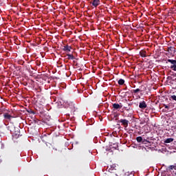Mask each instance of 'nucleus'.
I'll return each mask as SVG.
<instances>
[{"label": "nucleus", "mask_w": 176, "mask_h": 176, "mask_svg": "<svg viewBox=\"0 0 176 176\" xmlns=\"http://www.w3.org/2000/svg\"><path fill=\"white\" fill-rule=\"evenodd\" d=\"M3 118L6 120H8V122H10L12 120V119L16 118V115H14V113H13V111L8 112V113H4Z\"/></svg>", "instance_id": "1"}, {"label": "nucleus", "mask_w": 176, "mask_h": 176, "mask_svg": "<svg viewBox=\"0 0 176 176\" xmlns=\"http://www.w3.org/2000/svg\"><path fill=\"white\" fill-rule=\"evenodd\" d=\"M119 122L121 123L122 126H124V129L127 128L129 126V120L126 119H121L119 120Z\"/></svg>", "instance_id": "2"}, {"label": "nucleus", "mask_w": 176, "mask_h": 176, "mask_svg": "<svg viewBox=\"0 0 176 176\" xmlns=\"http://www.w3.org/2000/svg\"><path fill=\"white\" fill-rule=\"evenodd\" d=\"M166 52H168L170 56H174V54H175L176 50L174 47H168Z\"/></svg>", "instance_id": "3"}, {"label": "nucleus", "mask_w": 176, "mask_h": 176, "mask_svg": "<svg viewBox=\"0 0 176 176\" xmlns=\"http://www.w3.org/2000/svg\"><path fill=\"white\" fill-rule=\"evenodd\" d=\"M147 107L148 105L145 101H142L139 103V108H140V109H145Z\"/></svg>", "instance_id": "4"}, {"label": "nucleus", "mask_w": 176, "mask_h": 176, "mask_svg": "<svg viewBox=\"0 0 176 176\" xmlns=\"http://www.w3.org/2000/svg\"><path fill=\"white\" fill-rule=\"evenodd\" d=\"M72 49V47L67 45L63 46V52H66V53H69L71 52V50Z\"/></svg>", "instance_id": "5"}, {"label": "nucleus", "mask_w": 176, "mask_h": 176, "mask_svg": "<svg viewBox=\"0 0 176 176\" xmlns=\"http://www.w3.org/2000/svg\"><path fill=\"white\" fill-rule=\"evenodd\" d=\"M122 104H119L118 103H114L113 104V108L114 109H121V108H122Z\"/></svg>", "instance_id": "6"}, {"label": "nucleus", "mask_w": 176, "mask_h": 176, "mask_svg": "<svg viewBox=\"0 0 176 176\" xmlns=\"http://www.w3.org/2000/svg\"><path fill=\"white\" fill-rule=\"evenodd\" d=\"M91 3H92L93 6H94L95 8H97V6H98V5H100V0H93Z\"/></svg>", "instance_id": "7"}, {"label": "nucleus", "mask_w": 176, "mask_h": 176, "mask_svg": "<svg viewBox=\"0 0 176 176\" xmlns=\"http://www.w3.org/2000/svg\"><path fill=\"white\" fill-rule=\"evenodd\" d=\"M66 56H67V60H75V56H74V54H67Z\"/></svg>", "instance_id": "8"}, {"label": "nucleus", "mask_w": 176, "mask_h": 176, "mask_svg": "<svg viewBox=\"0 0 176 176\" xmlns=\"http://www.w3.org/2000/svg\"><path fill=\"white\" fill-rule=\"evenodd\" d=\"M173 141H174V138H167L166 140H165L164 142L165 144H170V143L173 142Z\"/></svg>", "instance_id": "9"}, {"label": "nucleus", "mask_w": 176, "mask_h": 176, "mask_svg": "<svg viewBox=\"0 0 176 176\" xmlns=\"http://www.w3.org/2000/svg\"><path fill=\"white\" fill-rule=\"evenodd\" d=\"M124 108L125 111H131V109H133L131 108V104H130V103L128 104V106L124 107Z\"/></svg>", "instance_id": "10"}, {"label": "nucleus", "mask_w": 176, "mask_h": 176, "mask_svg": "<svg viewBox=\"0 0 176 176\" xmlns=\"http://www.w3.org/2000/svg\"><path fill=\"white\" fill-rule=\"evenodd\" d=\"M140 54L141 57H146V51L142 50L140 52Z\"/></svg>", "instance_id": "11"}, {"label": "nucleus", "mask_w": 176, "mask_h": 176, "mask_svg": "<svg viewBox=\"0 0 176 176\" xmlns=\"http://www.w3.org/2000/svg\"><path fill=\"white\" fill-rule=\"evenodd\" d=\"M167 61H168V63H170V64L172 65H176V60L168 59Z\"/></svg>", "instance_id": "12"}, {"label": "nucleus", "mask_w": 176, "mask_h": 176, "mask_svg": "<svg viewBox=\"0 0 176 176\" xmlns=\"http://www.w3.org/2000/svg\"><path fill=\"white\" fill-rule=\"evenodd\" d=\"M8 130H9L10 131V133H13V131L14 130V126H13V125L8 126Z\"/></svg>", "instance_id": "13"}, {"label": "nucleus", "mask_w": 176, "mask_h": 176, "mask_svg": "<svg viewBox=\"0 0 176 176\" xmlns=\"http://www.w3.org/2000/svg\"><path fill=\"white\" fill-rule=\"evenodd\" d=\"M168 170H169V171H171V170H176V166L170 165L168 167Z\"/></svg>", "instance_id": "14"}, {"label": "nucleus", "mask_w": 176, "mask_h": 176, "mask_svg": "<svg viewBox=\"0 0 176 176\" xmlns=\"http://www.w3.org/2000/svg\"><path fill=\"white\" fill-rule=\"evenodd\" d=\"M118 85H120V86L124 85V80L120 78V79L118 80Z\"/></svg>", "instance_id": "15"}, {"label": "nucleus", "mask_w": 176, "mask_h": 176, "mask_svg": "<svg viewBox=\"0 0 176 176\" xmlns=\"http://www.w3.org/2000/svg\"><path fill=\"white\" fill-rule=\"evenodd\" d=\"M140 91H141V89H133V91H132V92L133 93H134V94H137L138 93H140Z\"/></svg>", "instance_id": "16"}, {"label": "nucleus", "mask_w": 176, "mask_h": 176, "mask_svg": "<svg viewBox=\"0 0 176 176\" xmlns=\"http://www.w3.org/2000/svg\"><path fill=\"white\" fill-rule=\"evenodd\" d=\"M136 141H137L138 142H142V137H141V136L137 137V138H136Z\"/></svg>", "instance_id": "17"}, {"label": "nucleus", "mask_w": 176, "mask_h": 176, "mask_svg": "<svg viewBox=\"0 0 176 176\" xmlns=\"http://www.w3.org/2000/svg\"><path fill=\"white\" fill-rule=\"evenodd\" d=\"M170 69H173V71H176V65H171Z\"/></svg>", "instance_id": "18"}, {"label": "nucleus", "mask_w": 176, "mask_h": 176, "mask_svg": "<svg viewBox=\"0 0 176 176\" xmlns=\"http://www.w3.org/2000/svg\"><path fill=\"white\" fill-rule=\"evenodd\" d=\"M36 65H37L38 67H40V65H41V60H36Z\"/></svg>", "instance_id": "19"}, {"label": "nucleus", "mask_w": 176, "mask_h": 176, "mask_svg": "<svg viewBox=\"0 0 176 176\" xmlns=\"http://www.w3.org/2000/svg\"><path fill=\"white\" fill-rule=\"evenodd\" d=\"M27 112H28V113H32L33 115H35V112H34L32 109H29L27 111Z\"/></svg>", "instance_id": "20"}, {"label": "nucleus", "mask_w": 176, "mask_h": 176, "mask_svg": "<svg viewBox=\"0 0 176 176\" xmlns=\"http://www.w3.org/2000/svg\"><path fill=\"white\" fill-rule=\"evenodd\" d=\"M171 100H173V101H176V96L175 95H173L170 96Z\"/></svg>", "instance_id": "21"}, {"label": "nucleus", "mask_w": 176, "mask_h": 176, "mask_svg": "<svg viewBox=\"0 0 176 176\" xmlns=\"http://www.w3.org/2000/svg\"><path fill=\"white\" fill-rule=\"evenodd\" d=\"M142 144H145V142H148V140H145V139H142Z\"/></svg>", "instance_id": "22"}, {"label": "nucleus", "mask_w": 176, "mask_h": 176, "mask_svg": "<svg viewBox=\"0 0 176 176\" xmlns=\"http://www.w3.org/2000/svg\"><path fill=\"white\" fill-rule=\"evenodd\" d=\"M127 116L128 118H131V116H133V115H131V113L128 114V116Z\"/></svg>", "instance_id": "23"}, {"label": "nucleus", "mask_w": 176, "mask_h": 176, "mask_svg": "<svg viewBox=\"0 0 176 176\" xmlns=\"http://www.w3.org/2000/svg\"><path fill=\"white\" fill-rule=\"evenodd\" d=\"M164 107H165L166 109H168V105L164 104Z\"/></svg>", "instance_id": "24"}, {"label": "nucleus", "mask_w": 176, "mask_h": 176, "mask_svg": "<svg viewBox=\"0 0 176 176\" xmlns=\"http://www.w3.org/2000/svg\"><path fill=\"white\" fill-rule=\"evenodd\" d=\"M17 130L19 131V130H20L19 129H17ZM17 131V133H16V131H15V134L17 135V134H19V131Z\"/></svg>", "instance_id": "25"}, {"label": "nucleus", "mask_w": 176, "mask_h": 176, "mask_svg": "<svg viewBox=\"0 0 176 176\" xmlns=\"http://www.w3.org/2000/svg\"><path fill=\"white\" fill-rule=\"evenodd\" d=\"M47 137V135H45L43 136V138H46Z\"/></svg>", "instance_id": "26"}, {"label": "nucleus", "mask_w": 176, "mask_h": 176, "mask_svg": "<svg viewBox=\"0 0 176 176\" xmlns=\"http://www.w3.org/2000/svg\"><path fill=\"white\" fill-rule=\"evenodd\" d=\"M73 63L75 64V63H76V60H74Z\"/></svg>", "instance_id": "27"}]
</instances>
